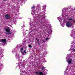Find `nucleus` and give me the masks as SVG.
Masks as SVG:
<instances>
[{"mask_svg":"<svg viewBox=\"0 0 75 75\" xmlns=\"http://www.w3.org/2000/svg\"><path fill=\"white\" fill-rule=\"evenodd\" d=\"M5 30L6 32H7L8 33H6L7 35L10 34V28H9L8 29H5Z\"/></svg>","mask_w":75,"mask_h":75,"instance_id":"obj_1","label":"nucleus"},{"mask_svg":"<svg viewBox=\"0 0 75 75\" xmlns=\"http://www.w3.org/2000/svg\"><path fill=\"white\" fill-rule=\"evenodd\" d=\"M10 17V16L9 14H6L5 16V18L6 20H8Z\"/></svg>","mask_w":75,"mask_h":75,"instance_id":"obj_2","label":"nucleus"},{"mask_svg":"<svg viewBox=\"0 0 75 75\" xmlns=\"http://www.w3.org/2000/svg\"><path fill=\"white\" fill-rule=\"evenodd\" d=\"M71 25L72 24H71V23L69 22L67 23H66V25L67 27H70V26H71Z\"/></svg>","mask_w":75,"mask_h":75,"instance_id":"obj_3","label":"nucleus"},{"mask_svg":"<svg viewBox=\"0 0 75 75\" xmlns=\"http://www.w3.org/2000/svg\"><path fill=\"white\" fill-rule=\"evenodd\" d=\"M0 41L1 42H6V39H2V40H0Z\"/></svg>","mask_w":75,"mask_h":75,"instance_id":"obj_4","label":"nucleus"},{"mask_svg":"<svg viewBox=\"0 0 75 75\" xmlns=\"http://www.w3.org/2000/svg\"><path fill=\"white\" fill-rule=\"evenodd\" d=\"M35 40L36 41H38V44H39V45L40 44V41H39V39H38V38H36V39H35Z\"/></svg>","mask_w":75,"mask_h":75,"instance_id":"obj_5","label":"nucleus"},{"mask_svg":"<svg viewBox=\"0 0 75 75\" xmlns=\"http://www.w3.org/2000/svg\"><path fill=\"white\" fill-rule=\"evenodd\" d=\"M39 75H43L44 74H43V73L42 72L40 71L39 72Z\"/></svg>","mask_w":75,"mask_h":75,"instance_id":"obj_6","label":"nucleus"},{"mask_svg":"<svg viewBox=\"0 0 75 75\" xmlns=\"http://www.w3.org/2000/svg\"><path fill=\"white\" fill-rule=\"evenodd\" d=\"M71 61H72V59H70L68 61V63H69V64H70L71 63Z\"/></svg>","mask_w":75,"mask_h":75,"instance_id":"obj_7","label":"nucleus"},{"mask_svg":"<svg viewBox=\"0 0 75 75\" xmlns=\"http://www.w3.org/2000/svg\"><path fill=\"white\" fill-rule=\"evenodd\" d=\"M45 68H46L45 67H42L41 68L42 70H44L45 69Z\"/></svg>","mask_w":75,"mask_h":75,"instance_id":"obj_8","label":"nucleus"},{"mask_svg":"<svg viewBox=\"0 0 75 75\" xmlns=\"http://www.w3.org/2000/svg\"><path fill=\"white\" fill-rule=\"evenodd\" d=\"M35 6H33L32 8L31 9H35Z\"/></svg>","mask_w":75,"mask_h":75,"instance_id":"obj_9","label":"nucleus"},{"mask_svg":"<svg viewBox=\"0 0 75 75\" xmlns=\"http://www.w3.org/2000/svg\"><path fill=\"white\" fill-rule=\"evenodd\" d=\"M24 48L23 47H22L21 49H20V50H21V51H22L23 50V49Z\"/></svg>","mask_w":75,"mask_h":75,"instance_id":"obj_10","label":"nucleus"},{"mask_svg":"<svg viewBox=\"0 0 75 75\" xmlns=\"http://www.w3.org/2000/svg\"><path fill=\"white\" fill-rule=\"evenodd\" d=\"M29 47L30 48H32V46H31V45H29Z\"/></svg>","mask_w":75,"mask_h":75,"instance_id":"obj_11","label":"nucleus"},{"mask_svg":"<svg viewBox=\"0 0 75 75\" xmlns=\"http://www.w3.org/2000/svg\"><path fill=\"white\" fill-rule=\"evenodd\" d=\"M26 50H25L24 51H23V52L24 53H25V54H26L27 53V52H26V51H25Z\"/></svg>","mask_w":75,"mask_h":75,"instance_id":"obj_12","label":"nucleus"},{"mask_svg":"<svg viewBox=\"0 0 75 75\" xmlns=\"http://www.w3.org/2000/svg\"><path fill=\"white\" fill-rule=\"evenodd\" d=\"M35 73H36V74L37 75H38V71H36V72H35Z\"/></svg>","mask_w":75,"mask_h":75,"instance_id":"obj_13","label":"nucleus"},{"mask_svg":"<svg viewBox=\"0 0 75 75\" xmlns=\"http://www.w3.org/2000/svg\"><path fill=\"white\" fill-rule=\"evenodd\" d=\"M68 20H73V19L71 18H70Z\"/></svg>","mask_w":75,"mask_h":75,"instance_id":"obj_14","label":"nucleus"},{"mask_svg":"<svg viewBox=\"0 0 75 75\" xmlns=\"http://www.w3.org/2000/svg\"><path fill=\"white\" fill-rule=\"evenodd\" d=\"M46 40H49V38H46Z\"/></svg>","mask_w":75,"mask_h":75,"instance_id":"obj_15","label":"nucleus"},{"mask_svg":"<svg viewBox=\"0 0 75 75\" xmlns=\"http://www.w3.org/2000/svg\"><path fill=\"white\" fill-rule=\"evenodd\" d=\"M73 50V51H74V52H75V49L74 48Z\"/></svg>","mask_w":75,"mask_h":75,"instance_id":"obj_16","label":"nucleus"},{"mask_svg":"<svg viewBox=\"0 0 75 75\" xmlns=\"http://www.w3.org/2000/svg\"><path fill=\"white\" fill-rule=\"evenodd\" d=\"M73 23H75V20L73 21Z\"/></svg>","mask_w":75,"mask_h":75,"instance_id":"obj_17","label":"nucleus"},{"mask_svg":"<svg viewBox=\"0 0 75 75\" xmlns=\"http://www.w3.org/2000/svg\"><path fill=\"white\" fill-rule=\"evenodd\" d=\"M6 0H4V1H6Z\"/></svg>","mask_w":75,"mask_h":75,"instance_id":"obj_18","label":"nucleus"},{"mask_svg":"<svg viewBox=\"0 0 75 75\" xmlns=\"http://www.w3.org/2000/svg\"><path fill=\"white\" fill-rule=\"evenodd\" d=\"M45 9H46V7H45Z\"/></svg>","mask_w":75,"mask_h":75,"instance_id":"obj_19","label":"nucleus"},{"mask_svg":"<svg viewBox=\"0 0 75 75\" xmlns=\"http://www.w3.org/2000/svg\"><path fill=\"white\" fill-rule=\"evenodd\" d=\"M74 10H75V8L74 9Z\"/></svg>","mask_w":75,"mask_h":75,"instance_id":"obj_20","label":"nucleus"}]
</instances>
